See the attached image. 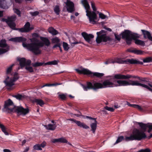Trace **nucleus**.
Segmentation results:
<instances>
[{"label": "nucleus", "instance_id": "5701e85b", "mask_svg": "<svg viewBox=\"0 0 152 152\" xmlns=\"http://www.w3.org/2000/svg\"><path fill=\"white\" fill-rule=\"evenodd\" d=\"M0 47L2 48H6L7 47L9 48V46L7 44L6 41L5 39H2L0 41Z\"/></svg>", "mask_w": 152, "mask_h": 152}, {"label": "nucleus", "instance_id": "774afa93", "mask_svg": "<svg viewBox=\"0 0 152 152\" xmlns=\"http://www.w3.org/2000/svg\"><path fill=\"white\" fill-rule=\"evenodd\" d=\"M61 46V44L60 43H56V44L53 47V48H55L57 47H60Z\"/></svg>", "mask_w": 152, "mask_h": 152}, {"label": "nucleus", "instance_id": "39448f33", "mask_svg": "<svg viewBox=\"0 0 152 152\" xmlns=\"http://www.w3.org/2000/svg\"><path fill=\"white\" fill-rule=\"evenodd\" d=\"M114 63H116L119 64H143L142 62L140 61L135 59L132 58L131 59H127L125 60H123L121 58H115L114 59Z\"/></svg>", "mask_w": 152, "mask_h": 152}, {"label": "nucleus", "instance_id": "6ab92c4d", "mask_svg": "<svg viewBox=\"0 0 152 152\" xmlns=\"http://www.w3.org/2000/svg\"><path fill=\"white\" fill-rule=\"evenodd\" d=\"M0 8L5 10L9 8L6 0H0Z\"/></svg>", "mask_w": 152, "mask_h": 152}, {"label": "nucleus", "instance_id": "4be33fe9", "mask_svg": "<svg viewBox=\"0 0 152 152\" xmlns=\"http://www.w3.org/2000/svg\"><path fill=\"white\" fill-rule=\"evenodd\" d=\"M8 26L12 29L15 30H17V28L15 27L16 24L13 21H9L7 24Z\"/></svg>", "mask_w": 152, "mask_h": 152}, {"label": "nucleus", "instance_id": "cd10ccee", "mask_svg": "<svg viewBox=\"0 0 152 152\" xmlns=\"http://www.w3.org/2000/svg\"><path fill=\"white\" fill-rule=\"evenodd\" d=\"M34 102L36 103L37 104L39 105L42 107L45 104L44 101L41 99H34Z\"/></svg>", "mask_w": 152, "mask_h": 152}, {"label": "nucleus", "instance_id": "8fccbe9b", "mask_svg": "<svg viewBox=\"0 0 152 152\" xmlns=\"http://www.w3.org/2000/svg\"><path fill=\"white\" fill-rule=\"evenodd\" d=\"M59 142L61 143H67V140L64 138H59Z\"/></svg>", "mask_w": 152, "mask_h": 152}, {"label": "nucleus", "instance_id": "49530a36", "mask_svg": "<svg viewBox=\"0 0 152 152\" xmlns=\"http://www.w3.org/2000/svg\"><path fill=\"white\" fill-rule=\"evenodd\" d=\"M25 69L31 73L33 72H34L33 68L31 66H26Z\"/></svg>", "mask_w": 152, "mask_h": 152}, {"label": "nucleus", "instance_id": "69168bd1", "mask_svg": "<svg viewBox=\"0 0 152 152\" xmlns=\"http://www.w3.org/2000/svg\"><path fill=\"white\" fill-rule=\"evenodd\" d=\"M52 142L53 143L59 142V138L53 139L52 140Z\"/></svg>", "mask_w": 152, "mask_h": 152}, {"label": "nucleus", "instance_id": "0eeeda50", "mask_svg": "<svg viewBox=\"0 0 152 152\" xmlns=\"http://www.w3.org/2000/svg\"><path fill=\"white\" fill-rule=\"evenodd\" d=\"M75 70L79 74L86 75L89 76L90 77L96 76L98 77H101L103 76L104 75V74L102 73L96 72H93L89 70L84 68L81 70L78 69H75Z\"/></svg>", "mask_w": 152, "mask_h": 152}, {"label": "nucleus", "instance_id": "a18cd8bd", "mask_svg": "<svg viewBox=\"0 0 152 152\" xmlns=\"http://www.w3.org/2000/svg\"><path fill=\"white\" fill-rule=\"evenodd\" d=\"M91 7L93 10V12H95V11H96V9L95 6V3L93 1H91Z\"/></svg>", "mask_w": 152, "mask_h": 152}, {"label": "nucleus", "instance_id": "72a5a7b5", "mask_svg": "<svg viewBox=\"0 0 152 152\" xmlns=\"http://www.w3.org/2000/svg\"><path fill=\"white\" fill-rule=\"evenodd\" d=\"M14 64H12L10 65L9 67H8L6 71V74L7 75L10 74L12 70V67L14 66Z\"/></svg>", "mask_w": 152, "mask_h": 152}, {"label": "nucleus", "instance_id": "393cba45", "mask_svg": "<svg viewBox=\"0 0 152 152\" xmlns=\"http://www.w3.org/2000/svg\"><path fill=\"white\" fill-rule=\"evenodd\" d=\"M141 31L142 32V34L143 35L144 38L145 39L148 38L151 34L150 32L147 31L142 29Z\"/></svg>", "mask_w": 152, "mask_h": 152}, {"label": "nucleus", "instance_id": "a19ab883", "mask_svg": "<svg viewBox=\"0 0 152 152\" xmlns=\"http://www.w3.org/2000/svg\"><path fill=\"white\" fill-rule=\"evenodd\" d=\"M30 24L29 22H27L25 25L24 26V28H25L27 32H28L30 31V29L29 28L30 27Z\"/></svg>", "mask_w": 152, "mask_h": 152}, {"label": "nucleus", "instance_id": "ddd939ff", "mask_svg": "<svg viewBox=\"0 0 152 152\" xmlns=\"http://www.w3.org/2000/svg\"><path fill=\"white\" fill-rule=\"evenodd\" d=\"M81 35L86 42L89 44H92V42L91 39L94 38V36L93 35L91 34H88L86 32H82Z\"/></svg>", "mask_w": 152, "mask_h": 152}, {"label": "nucleus", "instance_id": "f03ea898", "mask_svg": "<svg viewBox=\"0 0 152 152\" xmlns=\"http://www.w3.org/2000/svg\"><path fill=\"white\" fill-rule=\"evenodd\" d=\"M138 124L142 129V131H140L137 129H135L133 130L132 134L130 136L127 137L126 140L127 141L137 140L140 141L143 139H145L147 137L145 132H146L148 125L142 122H138Z\"/></svg>", "mask_w": 152, "mask_h": 152}, {"label": "nucleus", "instance_id": "2f4dec72", "mask_svg": "<svg viewBox=\"0 0 152 152\" xmlns=\"http://www.w3.org/2000/svg\"><path fill=\"white\" fill-rule=\"evenodd\" d=\"M13 97L17 99L20 100L25 98L24 96L19 94L13 95Z\"/></svg>", "mask_w": 152, "mask_h": 152}, {"label": "nucleus", "instance_id": "6e6d98bb", "mask_svg": "<svg viewBox=\"0 0 152 152\" xmlns=\"http://www.w3.org/2000/svg\"><path fill=\"white\" fill-rule=\"evenodd\" d=\"M99 18L102 19H105L107 17L106 15H105L101 13H99Z\"/></svg>", "mask_w": 152, "mask_h": 152}, {"label": "nucleus", "instance_id": "412c9836", "mask_svg": "<svg viewBox=\"0 0 152 152\" xmlns=\"http://www.w3.org/2000/svg\"><path fill=\"white\" fill-rule=\"evenodd\" d=\"M18 61L20 62V65L21 68L24 67L26 65V59L24 58H18L17 59Z\"/></svg>", "mask_w": 152, "mask_h": 152}, {"label": "nucleus", "instance_id": "bf43d9fd", "mask_svg": "<svg viewBox=\"0 0 152 152\" xmlns=\"http://www.w3.org/2000/svg\"><path fill=\"white\" fill-rule=\"evenodd\" d=\"M15 12L19 16H20V11L17 9H15Z\"/></svg>", "mask_w": 152, "mask_h": 152}, {"label": "nucleus", "instance_id": "9d476101", "mask_svg": "<svg viewBox=\"0 0 152 152\" xmlns=\"http://www.w3.org/2000/svg\"><path fill=\"white\" fill-rule=\"evenodd\" d=\"M15 107V106L12 101L10 99H9L5 101L4 108L9 113L13 112Z\"/></svg>", "mask_w": 152, "mask_h": 152}, {"label": "nucleus", "instance_id": "4468645a", "mask_svg": "<svg viewBox=\"0 0 152 152\" xmlns=\"http://www.w3.org/2000/svg\"><path fill=\"white\" fill-rule=\"evenodd\" d=\"M67 11L70 13H72L75 11L74 4L72 1L67 0L66 3Z\"/></svg>", "mask_w": 152, "mask_h": 152}, {"label": "nucleus", "instance_id": "a211bd4d", "mask_svg": "<svg viewBox=\"0 0 152 152\" xmlns=\"http://www.w3.org/2000/svg\"><path fill=\"white\" fill-rule=\"evenodd\" d=\"M138 35V34H135V36H136V38L134 39L133 40H134V42L136 45L144 46L145 45L144 41L138 39L137 38H139V36Z\"/></svg>", "mask_w": 152, "mask_h": 152}, {"label": "nucleus", "instance_id": "79ce46f5", "mask_svg": "<svg viewBox=\"0 0 152 152\" xmlns=\"http://www.w3.org/2000/svg\"><path fill=\"white\" fill-rule=\"evenodd\" d=\"M76 39L75 38H72V40H70L72 44H72H74V45H75V44H80V43H81V42H78L76 41Z\"/></svg>", "mask_w": 152, "mask_h": 152}, {"label": "nucleus", "instance_id": "864d4df0", "mask_svg": "<svg viewBox=\"0 0 152 152\" xmlns=\"http://www.w3.org/2000/svg\"><path fill=\"white\" fill-rule=\"evenodd\" d=\"M30 14L32 16H35L38 15L39 14V12L38 11H36L34 12H30Z\"/></svg>", "mask_w": 152, "mask_h": 152}, {"label": "nucleus", "instance_id": "3c124183", "mask_svg": "<svg viewBox=\"0 0 152 152\" xmlns=\"http://www.w3.org/2000/svg\"><path fill=\"white\" fill-rule=\"evenodd\" d=\"M34 149L36 150H42V149L39 144H37L34 145Z\"/></svg>", "mask_w": 152, "mask_h": 152}, {"label": "nucleus", "instance_id": "680f3d73", "mask_svg": "<svg viewBox=\"0 0 152 152\" xmlns=\"http://www.w3.org/2000/svg\"><path fill=\"white\" fill-rule=\"evenodd\" d=\"M114 34L116 39L118 41H120L121 40V37L119 35H117L116 33H115Z\"/></svg>", "mask_w": 152, "mask_h": 152}, {"label": "nucleus", "instance_id": "de8ad7c7", "mask_svg": "<svg viewBox=\"0 0 152 152\" xmlns=\"http://www.w3.org/2000/svg\"><path fill=\"white\" fill-rule=\"evenodd\" d=\"M58 97L63 100H64L66 99V96L64 94H59L58 95Z\"/></svg>", "mask_w": 152, "mask_h": 152}, {"label": "nucleus", "instance_id": "338daca9", "mask_svg": "<svg viewBox=\"0 0 152 152\" xmlns=\"http://www.w3.org/2000/svg\"><path fill=\"white\" fill-rule=\"evenodd\" d=\"M8 19H10V21H13V22H14L16 18V17L15 16H11L10 17H8Z\"/></svg>", "mask_w": 152, "mask_h": 152}, {"label": "nucleus", "instance_id": "e2e57ef3", "mask_svg": "<svg viewBox=\"0 0 152 152\" xmlns=\"http://www.w3.org/2000/svg\"><path fill=\"white\" fill-rule=\"evenodd\" d=\"M147 127L148 128V132L149 133H150L152 130V125H148Z\"/></svg>", "mask_w": 152, "mask_h": 152}, {"label": "nucleus", "instance_id": "7c9ffc66", "mask_svg": "<svg viewBox=\"0 0 152 152\" xmlns=\"http://www.w3.org/2000/svg\"><path fill=\"white\" fill-rule=\"evenodd\" d=\"M129 106L137 109L140 111H142L144 110V109L142 107L137 104H130Z\"/></svg>", "mask_w": 152, "mask_h": 152}, {"label": "nucleus", "instance_id": "f3484780", "mask_svg": "<svg viewBox=\"0 0 152 152\" xmlns=\"http://www.w3.org/2000/svg\"><path fill=\"white\" fill-rule=\"evenodd\" d=\"M127 50L128 52H131L138 55H142L145 53L144 51H143L138 50L136 48H134L133 49H128Z\"/></svg>", "mask_w": 152, "mask_h": 152}, {"label": "nucleus", "instance_id": "c9c22d12", "mask_svg": "<svg viewBox=\"0 0 152 152\" xmlns=\"http://www.w3.org/2000/svg\"><path fill=\"white\" fill-rule=\"evenodd\" d=\"M44 63L37 62L34 63H32V65L34 67H36L44 65Z\"/></svg>", "mask_w": 152, "mask_h": 152}, {"label": "nucleus", "instance_id": "ea45409f", "mask_svg": "<svg viewBox=\"0 0 152 152\" xmlns=\"http://www.w3.org/2000/svg\"><path fill=\"white\" fill-rule=\"evenodd\" d=\"M63 46L64 50L67 51L68 50L69 47L67 43L64 42Z\"/></svg>", "mask_w": 152, "mask_h": 152}, {"label": "nucleus", "instance_id": "20e7f679", "mask_svg": "<svg viewBox=\"0 0 152 152\" xmlns=\"http://www.w3.org/2000/svg\"><path fill=\"white\" fill-rule=\"evenodd\" d=\"M135 34H137L133 33L129 30H125L121 33L120 35L121 36L122 38L125 41L126 44L130 45L131 44L132 40L136 38Z\"/></svg>", "mask_w": 152, "mask_h": 152}, {"label": "nucleus", "instance_id": "37998d69", "mask_svg": "<svg viewBox=\"0 0 152 152\" xmlns=\"http://www.w3.org/2000/svg\"><path fill=\"white\" fill-rule=\"evenodd\" d=\"M124 140V137L123 136L119 137L117 140L115 144H117L121 142L123 140Z\"/></svg>", "mask_w": 152, "mask_h": 152}, {"label": "nucleus", "instance_id": "5fc2aeb1", "mask_svg": "<svg viewBox=\"0 0 152 152\" xmlns=\"http://www.w3.org/2000/svg\"><path fill=\"white\" fill-rule=\"evenodd\" d=\"M29 40H30L31 43H37L36 42H37L38 40L35 37H33L32 38H30L29 39Z\"/></svg>", "mask_w": 152, "mask_h": 152}, {"label": "nucleus", "instance_id": "c756f323", "mask_svg": "<svg viewBox=\"0 0 152 152\" xmlns=\"http://www.w3.org/2000/svg\"><path fill=\"white\" fill-rule=\"evenodd\" d=\"M53 10L57 15H59L61 11L60 7L58 5H56L53 8Z\"/></svg>", "mask_w": 152, "mask_h": 152}, {"label": "nucleus", "instance_id": "603ef678", "mask_svg": "<svg viewBox=\"0 0 152 152\" xmlns=\"http://www.w3.org/2000/svg\"><path fill=\"white\" fill-rule=\"evenodd\" d=\"M105 109L106 110H108L109 111H110L111 112H113L114 110V109L112 107H107V106H106L105 107Z\"/></svg>", "mask_w": 152, "mask_h": 152}, {"label": "nucleus", "instance_id": "aec40b11", "mask_svg": "<svg viewBox=\"0 0 152 152\" xmlns=\"http://www.w3.org/2000/svg\"><path fill=\"white\" fill-rule=\"evenodd\" d=\"M118 86H126L129 85V82L125 80H118L117 81Z\"/></svg>", "mask_w": 152, "mask_h": 152}, {"label": "nucleus", "instance_id": "473e14b6", "mask_svg": "<svg viewBox=\"0 0 152 152\" xmlns=\"http://www.w3.org/2000/svg\"><path fill=\"white\" fill-rule=\"evenodd\" d=\"M58 61L54 60V61H49L47 62V63H45L44 65L45 66L47 65H57L58 64Z\"/></svg>", "mask_w": 152, "mask_h": 152}, {"label": "nucleus", "instance_id": "7ed1b4c3", "mask_svg": "<svg viewBox=\"0 0 152 152\" xmlns=\"http://www.w3.org/2000/svg\"><path fill=\"white\" fill-rule=\"evenodd\" d=\"M81 3L86 10V15L88 18L89 22L91 24H95L96 23L95 21L97 19V16L95 12L90 11V6L87 0H82Z\"/></svg>", "mask_w": 152, "mask_h": 152}, {"label": "nucleus", "instance_id": "4c0bfd02", "mask_svg": "<svg viewBox=\"0 0 152 152\" xmlns=\"http://www.w3.org/2000/svg\"><path fill=\"white\" fill-rule=\"evenodd\" d=\"M19 78L18 73L16 72L14 73V76L12 80H13V81L15 82Z\"/></svg>", "mask_w": 152, "mask_h": 152}, {"label": "nucleus", "instance_id": "f8f14e48", "mask_svg": "<svg viewBox=\"0 0 152 152\" xmlns=\"http://www.w3.org/2000/svg\"><path fill=\"white\" fill-rule=\"evenodd\" d=\"M15 111L18 115H25L29 112L28 108H24L22 106H18L15 109Z\"/></svg>", "mask_w": 152, "mask_h": 152}, {"label": "nucleus", "instance_id": "e433bc0d", "mask_svg": "<svg viewBox=\"0 0 152 152\" xmlns=\"http://www.w3.org/2000/svg\"><path fill=\"white\" fill-rule=\"evenodd\" d=\"M144 63H149L152 62V57H146L143 60Z\"/></svg>", "mask_w": 152, "mask_h": 152}, {"label": "nucleus", "instance_id": "1a4fd4ad", "mask_svg": "<svg viewBox=\"0 0 152 152\" xmlns=\"http://www.w3.org/2000/svg\"><path fill=\"white\" fill-rule=\"evenodd\" d=\"M112 79L111 78L110 80H106L102 83H98L97 84L99 85V89L117 86H118V85L115 84L112 82L111 80Z\"/></svg>", "mask_w": 152, "mask_h": 152}, {"label": "nucleus", "instance_id": "13d9d810", "mask_svg": "<svg viewBox=\"0 0 152 152\" xmlns=\"http://www.w3.org/2000/svg\"><path fill=\"white\" fill-rule=\"evenodd\" d=\"M142 87L148 89L150 91L152 92V88H150L148 86H147V85L143 84Z\"/></svg>", "mask_w": 152, "mask_h": 152}, {"label": "nucleus", "instance_id": "f704fd0d", "mask_svg": "<svg viewBox=\"0 0 152 152\" xmlns=\"http://www.w3.org/2000/svg\"><path fill=\"white\" fill-rule=\"evenodd\" d=\"M0 128L1 129L2 131L6 135H8L9 134L8 132L6 131L5 127L4 125L0 124Z\"/></svg>", "mask_w": 152, "mask_h": 152}, {"label": "nucleus", "instance_id": "bb28decb", "mask_svg": "<svg viewBox=\"0 0 152 152\" xmlns=\"http://www.w3.org/2000/svg\"><path fill=\"white\" fill-rule=\"evenodd\" d=\"M48 31L49 33L53 35H56L58 33V31L54 29L52 27H50L48 29Z\"/></svg>", "mask_w": 152, "mask_h": 152}, {"label": "nucleus", "instance_id": "dca6fc26", "mask_svg": "<svg viewBox=\"0 0 152 152\" xmlns=\"http://www.w3.org/2000/svg\"><path fill=\"white\" fill-rule=\"evenodd\" d=\"M86 117L88 118H89L90 119L94 120V122L90 124V126L91 129V130L93 133H94L96 129L97 122L96 120V118H92L89 116H86Z\"/></svg>", "mask_w": 152, "mask_h": 152}, {"label": "nucleus", "instance_id": "c85d7f7f", "mask_svg": "<svg viewBox=\"0 0 152 152\" xmlns=\"http://www.w3.org/2000/svg\"><path fill=\"white\" fill-rule=\"evenodd\" d=\"M14 81H13V80L12 79H10V81H7L4 80V83H5L7 86L11 87L14 85Z\"/></svg>", "mask_w": 152, "mask_h": 152}, {"label": "nucleus", "instance_id": "423d86ee", "mask_svg": "<svg viewBox=\"0 0 152 152\" xmlns=\"http://www.w3.org/2000/svg\"><path fill=\"white\" fill-rule=\"evenodd\" d=\"M132 78H137L140 80L141 82H148L149 81V79L147 78L142 77L138 76H133L129 74L124 75L119 74H116L114 76V78L117 79H126Z\"/></svg>", "mask_w": 152, "mask_h": 152}, {"label": "nucleus", "instance_id": "4d7b16f0", "mask_svg": "<svg viewBox=\"0 0 152 152\" xmlns=\"http://www.w3.org/2000/svg\"><path fill=\"white\" fill-rule=\"evenodd\" d=\"M110 63H114V60L113 59H110L105 62V64H108Z\"/></svg>", "mask_w": 152, "mask_h": 152}, {"label": "nucleus", "instance_id": "052dcab7", "mask_svg": "<svg viewBox=\"0 0 152 152\" xmlns=\"http://www.w3.org/2000/svg\"><path fill=\"white\" fill-rule=\"evenodd\" d=\"M32 35L33 37L35 38H38L39 37V34L37 33H34L32 34Z\"/></svg>", "mask_w": 152, "mask_h": 152}, {"label": "nucleus", "instance_id": "2eb2a0df", "mask_svg": "<svg viewBox=\"0 0 152 152\" xmlns=\"http://www.w3.org/2000/svg\"><path fill=\"white\" fill-rule=\"evenodd\" d=\"M69 120L71 121H73L78 126L80 127H82L83 129H88L89 128V126L87 125L84 123L81 122L80 121H77L75 119L72 118L69 119Z\"/></svg>", "mask_w": 152, "mask_h": 152}, {"label": "nucleus", "instance_id": "a878e982", "mask_svg": "<svg viewBox=\"0 0 152 152\" xmlns=\"http://www.w3.org/2000/svg\"><path fill=\"white\" fill-rule=\"evenodd\" d=\"M129 82V85L140 86L142 87L143 84L138 83L137 81H134L132 80H130Z\"/></svg>", "mask_w": 152, "mask_h": 152}, {"label": "nucleus", "instance_id": "9b49d317", "mask_svg": "<svg viewBox=\"0 0 152 152\" xmlns=\"http://www.w3.org/2000/svg\"><path fill=\"white\" fill-rule=\"evenodd\" d=\"M97 83H98V82H96L93 85L91 82H87V86H86L82 84H81V86L85 91H87L88 89H90L96 90L99 89V85Z\"/></svg>", "mask_w": 152, "mask_h": 152}, {"label": "nucleus", "instance_id": "6e6552de", "mask_svg": "<svg viewBox=\"0 0 152 152\" xmlns=\"http://www.w3.org/2000/svg\"><path fill=\"white\" fill-rule=\"evenodd\" d=\"M105 32V31L103 30L97 32V37L96 39V41L97 43L99 44L102 42H106L111 40V38L107 36Z\"/></svg>", "mask_w": 152, "mask_h": 152}, {"label": "nucleus", "instance_id": "09e8293b", "mask_svg": "<svg viewBox=\"0 0 152 152\" xmlns=\"http://www.w3.org/2000/svg\"><path fill=\"white\" fill-rule=\"evenodd\" d=\"M17 30L21 32H27V31L24 27L21 28H17Z\"/></svg>", "mask_w": 152, "mask_h": 152}, {"label": "nucleus", "instance_id": "58836bf2", "mask_svg": "<svg viewBox=\"0 0 152 152\" xmlns=\"http://www.w3.org/2000/svg\"><path fill=\"white\" fill-rule=\"evenodd\" d=\"M9 50V48L7 47L6 49L0 48V55L4 53Z\"/></svg>", "mask_w": 152, "mask_h": 152}, {"label": "nucleus", "instance_id": "c03bdc74", "mask_svg": "<svg viewBox=\"0 0 152 152\" xmlns=\"http://www.w3.org/2000/svg\"><path fill=\"white\" fill-rule=\"evenodd\" d=\"M52 41L53 43H55L59 42L60 40L58 37H55L52 39Z\"/></svg>", "mask_w": 152, "mask_h": 152}, {"label": "nucleus", "instance_id": "b1692460", "mask_svg": "<svg viewBox=\"0 0 152 152\" xmlns=\"http://www.w3.org/2000/svg\"><path fill=\"white\" fill-rule=\"evenodd\" d=\"M57 126L55 124H49L47 125H46L45 127L47 129L51 130H55Z\"/></svg>", "mask_w": 152, "mask_h": 152}, {"label": "nucleus", "instance_id": "f257e3e1", "mask_svg": "<svg viewBox=\"0 0 152 152\" xmlns=\"http://www.w3.org/2000/svg\"><path fill=\"white\" fill-rule=\"evenodd\" d=\"M40 39L43 42H40L27 44L26 42L27 39L22 37L12 38L11 39L12 41L16 42H22V46L24 48H26L35 55H37L40 54L41 53V51L39 49L40 48L43 47L44 45L48 46L50 44V41L47 38L40 37Z\"/></svg>", "mask_w": 152, "mask_h": 152}, {"label": "nucleus", "instance_id": "0e129e2a", "mask_svg": "<svg viewBox=\"0 0 152 152\" xmlns=\"http://www.w3.org/2000/svg\"><path fill=\"white\" fill-rule=\"evenodd\" d=\"M10 20V19H8V18L7 19L4 18H2V21L3 22H6L7 23V24Z\"/></svg>", "mask_w": 152, "mask_h": 152}]
</instances>
